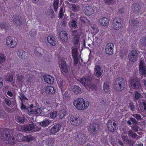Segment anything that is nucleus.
I'll return each instance as SVG.
<instances>
[{
    "instance_id": "obj_13",
    "label": "nucleus",
    "mask_w": 146,
    "mask_h": 146,
    "mask_svg": "<svg viewBox=\"0 0 146 146\" xmlns=\"http://www.w3.org/2000/svg\"><path fill=\"white\" fill-rule=\"evenodd\" d=\"M61 126L60 124H55L50 129L49 131L50 134L55 135L60 130Z\"/></svg>"
},
{
    "instance_id": "obj_63",
    "label": "nucleus",
    "mask_w": 146,
    "mask_h": 146,
    "mask_svg": "<svg viewBox=\"0 0 146 146\" xmlns=\"http://www.w3.org/2000/svg\"><path fill=\"white\" fill-rule=\"evenodd\" d=\"M122 138L123 142L125 143L126 142V143H127L128 140H129L128 137L125 136H123Z\"/></svg>"
},
{
    "instance_id": "obj_32",
    "label": "nucleus",
    "mask_w": 146,
    "mask_h": 146,
    "mask_svg": "<svg viewBox=\"0 0 146 146\" xmlns=\"http://www.w3.org/2000/svg\"><path fill=\"white\" fill-rule=\"evenodd\" d=\"M65 83L62 80H60L59 82L58 83V85L59 87L61 89V91H64L66 88L65 85Z\"/></svg>"
},
{
    "instance_id": "obj_22",
    "label": "nucleus",
    "mask_w": 146,
    "mask_h": 146,
    "mask_svg": "<svg viewBox=\"0 0 146 146\" xmlns=\"http://www.w3.org/2000/svg\"><path fill=\"white\" fill-rule=\"evenodd\" d=\"M139 70L141 75H146V66H144L143 63L141 61L140 62L139 65Z\"/></svg>"
},
{
    "instance_id": "obj_7",
    "label": "nucleus",
    "mask_w": 146,
    "mask_h": 146,
    "mask_svg": "<svg viewBox=\"0 0 146 146\" xmlns=\"http://www.w3.org/2000/svg\"><path fill=\"white\" fill-rule=\"evenodd\" d=\"M99 129V125L95 123L90 125L89 126L88 130L91 135H93L97 133Z\"/></svg>"
},
{
    "instance_id": "obj_19",
    "label": "nucleus",
    "mask_w": 146,
    "mask_h": 146,
    "mask_svg": "<svg viewBox=\"0 0 146 146\" xmlns=\"http://www.w3.org/2000/svg\"><path fill=\"white\" fill-rule=\"evenodd\" d=\"M17 136L20 137V139L24 141L29 142L33 139V137L30 135L24 136L22 134L19 133L18 134Z\"/></svg>"
},
{
    "instance_id": "obj_34",
    "label": "nucleus",
    "mask_w": 146,
    "mask_h": 146,
    "mask_svg": "<svg viewBox=\"0 0 146 146\" xmlns=\"http://www.w3.org/2000/svg\"><path fill=\"white\" fill-rule=\"evenodd\" d=\"M66 113V110L63 109L59 111L58 116L60 119L62 118L65 115Z\"/></svg>"
},
{
    "instance_id": "obj_33",
    "label": "nucleus",
    "mask_w": 146,
    "mask_h": 146,
    "mask_svg": "<svg viewBox=\"0 0 146 146\" xmlns=\"http://www.w3.org/2000/svg\"><path fill=\"white\" fill-rule=\"evenodd\" d=\"M95 72L96 76L98 77H99L102 74L100 72V66L97 65L96 66Z\"/></svg>"
},
{
    "instance_id": "obj_44",
    "label": "nucleus",
    "mask_w": 146,
    "mask_h": 146,
    "mask_svg": "<svg viewBox=\"0 0 146 146\" xmlns=\"http://www.w3.org/2000/svg\"><path fill=\"white\" fill-rule=\"evenodd\" d=\"M5 56L4 54L0 53V64L4 62L5 61Z\"/></svg>"
},
{
    "instance_id": "obj_56",
    "label": "nucleus",
    "mask_w": 146,
    "mask_h": 146,
    "mask_svg": "<svg viewBox=\"0 0 146 146\" xmlns=\"http://www.w3.org/2000/svg\"><path fill=\"white\" fill-rule=\"evenodd\" d=\"M74 60V65H76L79 62L78 56L72 57Z\"/></svg>"
},
{
    "instance_id": "obj_59",
    "label": "nucleus",
    "mask_w": 146,
    "mask_h": 146,
    "mask_svg": "<svg viewBox=\"0 0 146 146\" xmlns=\"http://www.w3.org/2000/svg\"><path fill=\"white\" fill-rule=\"evenodd\" d=\"M6 114L5 111L3 110H0V117H5Z\"/></svg>"
},
{
    "instance_id": "obj_57",
    "label": "nucleus",
    "mask_w": 146,
    "mask_h": 146,
    "mask_svg": "<svg viewBox=\"0 0 146 146\" xmlns=\"http://www.w3.org/2000/svg\"><path fill=\"white\" fill-rule=\"evenodd\" d=\"M139 127L137 125H134L131 126V129L135 132H137L138 131Z\"/></svg>"
},
{
    "instance_id": "obj_25",
    "label": "nucleus",
    "mask_w": 146,
    "mask_h": 146,
    "mask_svg": "<svg viewBox=\"0 0 146 146\" xmlns=\"http://www.w3.org/2000/svg\"><path fill=\"white\" fill-rule=\"evenodd\" d=\"M113 27L114 29L119 30V18L115 17L113 21Z\"/></svg>"
},
{
    "instance_id": "obj_54",
    "label": "nucleus",
    "mask_w": 146,
    "mask_h": 146,
    "mask_svg": "<svg viewBox=\"0 0 146 146\" xmlns=\"http://www.w3.org/2000/svg\"><path fill=\"white\" fill-rule=\"evenodd\" d=\"M77 22L74 20H72L71 22V26L72 27L77 28Z\"/></svg>"
},
{
    "instance_id": "obj_27",
    "label": "nucleus",
    "mask_w": 146,
    "mask_h": 146,
    "mask_svg": "<svg viewBox=\"0 0 146 146\" xmlns=\"http://www.w3.org/2000/svg\"><path fill=\"white\" fill-rule=\"evenodd\" d=\"M50 121L48 119H45L40 122V125L42 127H46L50 124Z\"/></svg>"
},
{
    "instance_id": "obj_9",
    "label": "nucleus",
    "mask_w": 146,
    "mask_h": 146,
    "mask_svg": "<svg viewBox=\"0 0 146 146\" xmlns=\"http://www.w3.org/2000/svg\"><path fill=\"white\" fill-rule=\"evenodd\" d=\"M60 67L61 71L63 74H66L68 72V68L65 58L61 59Z\"/></svg>"
},
{
    "instance_id": "obj_30",
    "label": "nucleus",
    "mask_w": 146,
    "mask_h": 146,
    "mask_svg": "<svg viewBox=\"0 0 146 146\" xmlns=\"http://www.w3.org/2000/svg\"><path fill=\"white\" fill-rule=\"evenodd\" d=\"M17 55L20 58H23L25 57L27 52L22 50H19L17 52Z\"/></svg>"
},
{
    "instance_id": "obj_41",
    "label": "nucleus",
    "mask_w": 146,
    "mask_h": 146,
    "mask_svg": "<svg viewBox=\"0 0 146 146\" xmlns=\"http://www.w3.org/2000/svg\"><path fill=\"white\" fill-rule=\"evenodd\" d=\"M72 57L78 56L77 48L74 47L72 50Z\"/></svg>"
},
{
    "instance_id": "obj_2",
    "label": "nucleus",
    "mask_w": 146,
    "mask_h": 146,
    "mask_svg": "<svg viewBox=\"0 0 146 146\" xmlns=\"http://www.w3.org/2000/svg\"><path fill=\"white\" fill-rule=\"evenodd\" d=\"M10 133L9 129H5L1 133V139L3 141H6L8 139L9 144L11 145H14L16 143L15 138L14 136L10 137Z\"/></svg>"
},
{
    "instance_id": "obj_6",
    "label": "nucleus",
    "mask_w": 146,
    "mask_h": 146,
    "mask_svg": "<svg viewBox=\"0 0 146 146\" xmlns=\"http://www.w3.org/2000/svg\"><path fill=\"white\" fill-rule=\"evenodd\" d=\"M80 83L85 87H89L92 82V79L89 76L82 78L80 79Z\"/></svg>"
},
{
    "instance_id": "obj_40",
    "label": "nucleus",
    "mask_w": 146,
    "mask_h": 146,
    "mask_svg": "<svg viewBox=\"0 0 146 146\" xmlns=\"http://www.w3.org/2000/svg\"><path fill=\"white\" fill-rule=\"evenodd\" d=\"M5 79L6 81L11 82L13 80V77L11 74H7L6 76Z\"/></svg>"
},
{
    "instance_id": "obj_36",
    "label": "nucleus",
    "mask_w": 146,
    "mask_h": 146,
    "mask_svg": "<svg viewBox=\"0 0 146 146\" xmlns=\"http://www.w3.org/2000/svg\"><path fill=\"white\" fill-rule=\"evenodd\" d=\"M130 23L134 27H137L139 25L138 24L139 23V22L136 19H133L131 21Z\"/></svg>"
},
{
    "instance_id": "obj_3",
    "label": "nucleus",
    "mask_w": 146,
    "mask_h": 146,
    "mask_svg": "<svg viewBox=\"0 0 146 146\" xmlns=\"http://www.w3.org/2000/svg\"><path fill=\"white\" fill-rule=\"evenodd\" d=\"M20 129L21 131H30L33 130L34 131L36 132L40 130L41 127L37 126L34 124H30L21 126L20 127Z\"/></svg>"
},
{
    "instance_id": "obj_8",
    "label": "nucleus",
    "mask_w": 146,
    "mask_h": 146,
    "mask_svg": "<svg viewBox=\"0 0 146 146\" xmlns=\"http://www.w3.org/2000/svg\"><path fill=\"white\" fill-rule=\"evenodd\" d=\"M138 53L136 50H133L128 54V58L130 61L132 62L136 61L137 60Z\"/></svg>"
},
{
    "instance_id": "obj_49",
    "label": "nucleus",
    "mask_w": 146,
    "mask_h": 146,
    "mask_svg": "<svg viewBox=\"0 0 146 146\" xmlns=\"http://www.w3.org/2000/svg\"><path fill=\"white\" fill-rule=\"evenodd\" d=\"M33 104H31L30 107H28L27 108V113L29 115H31V113H30V111L31 110V111H34L33 109H32V108H33Z\"/></svg>"
},
{
    "instance_id": "obj_55",
    "label": "nucleus",
    "mask_w": 146,
    "mask_h": 146,
    "mask_svg": "<svg viewBox=\"0 0 146 146\" xmlns=\"http://www.w3.org/2000/svg\"><path fill=\"white\" fill-rule=\"evenodd\" d=\"M19 95L21 96V97H19V98H20V100L21 101H22V99H24L26 100H28L27 98L25 96L23 93H19Z\"/></svg>"
},
{
    "instance_id": "obj_58",
    "label": "nucleus",
    "mask_w": 146,
    "mask_h": 146,
    "mask_svg": "<svg viewBox=\"0 0 146 146\" xmlns=\"http://www.w3.org/2000/svg\"><path fill=\"white\" fill-rule=\"evenodd\" d=\"M30 35L31 37H35L36 35V31L31 30L30 31Z\"/></svg>"
},
{
    "instance_id": "obj_50",
    "label": "nucleus",
    "mask_w": 146,
    "mask_h": 146,
    "mask_svg": "<svg viewBox=\"0 0 146 146\" xmlns=\"http://www.w3.org/2000/svg\"><path fill=\"white\" fill-rule=\"evenodd\" d=\"M133 116L136 118L138 121L142 119L141 116L139 114L135 113L132 115Z\"/></svg>"
},
{
    "instance_id": "obj_37",
    "label": "nucleus",
    "mask_w": 146,
    "mask_h": 146,
    "mask_svg": "<svg viewBox=\"0 0 146 146\" xmlns=\"http://www.w3.org/2000/svg\"><path fill=\"white\" fill-rule=\"evenodd\" d=\"M34 77V76L31 74L27 75V79L26 80L29 82H31L33 81Z\"/></svg>"
},
{
    "instance_id": "obj_11",
    "label": "nucleus",
    "mask_w": 146,
    "mask_h": 146,
    "mask_svg": "<svg viewBox=\"0 0 146 146\" xmlns=\"http://www.w3.org/2000/svg\"><path fill=\"white\" fill-rule=\"evenodd\" d=\"M6 43L7 46L10 48H14L17 45L16 42L11 36H8L6 38Z\"/></svg>"
},
{
    "instance_id": "obj_51",
    "label": "nucleus",
    "mask_w": 146,
    "mask_h": 146,
    "mask_svg": "<svg viewBox=\"0 0 146 146\" xmlns=\"http://www.w3.org/2000/svg\"><path fill=\"white\" fill-rule=\"evenodd\" d=\"M131 8L132 9H136L140 8L139 5L137 3H133L132 5Z\"/></svg>"
},
{
    "instance_id": "obj_53",
    "label": "nucleus",
    "mask_w": 146,
    "mask_h": 146,
    "mask_svg": "<svg viewBox=\"0 0 146 146\" xmlns=\"http://www.w3.org/2000/svg\"><path fill=\"white\" fill-rule=\"evenodd\" d=\"M129 109L132 111L135 110V107L133 102H131L129 104Z\"/></svg>"
},
{
    "instance_id": "obj_47",
    "label": "nucleus",
    "mask_w": 146,
    "mask_h": 146,
    "mask_svg": "<svg viewBox=\"0 0 146 146\" xmlns=\"http://www.w3.org/2000/svg\"><path fill=\"white\" fill-rule=\"evenodd\" d=\"M128 134L129 136L133 138H135L137 135L136 133L131 130L128 132Z\"/></svg>"
},
{
    "instance_id": "obj_1",
    "label": "nucleus",
    "mask_w": 146,
    "mask_h": 146,
    "mask_svg": "<svg viewBox=\"0 0 146 146\" xmlns=\"http://www.w3.org/2000/svg\"><path fill=\"white\" fill-rule=\"evenodd\" d=\"M73 104L76 108L78 110L84 111L86 110L89 106V102L87 100L82 98H79L74 100Z\"/></svg>"
},
{
    "instance_id": "obj_39",
    "label": "nucleus",
    "mask_w": 146,
    "mask_h": 146,
    "mask_svg": "<svg viewBox=\"0 0 146 146\" xmlns=\"http://www.w3.org/2000/svg\"><path fill=\"white\" fill-rule=\"evenodd\" d=\"M0 28L1 29H4L5 30L7 31L9 27L8 25L6 23H0Z\"/></svg>"
},
{
    "instance_id": "obj_17",
    "label": "nucleus",
    "mask_w": 146,
    "mask_h": 146,
    "mask_svg": "<svg viewBox=\"0 0 146 146\" xmlns=\"http://www.w3.org/2000/svg\"><path fill=\"white\" fill-rule=\"evenodd\" d=\"M43 78L44 81L48 84H52L54 82L53 78L50 75H46L44 76Z\"/></svg>"
},
{
    "instance_id": "obj_12",
    "label": "nucleus",
    "mask_w": 146,
    "mask_h": 146,
    "mask_svg": "<svg viewBox=\"0 0 146 146\" xmlns=\"http://www.w3.org/2000/svg\"><path fill=\"white\" fill-rule=\"evenodd\" d=\"M107 126L109 131L110 132H113L116 127L115 121L113 119L109 120L108 121Z\"/></svg>"
},
{
    "instance_id": "obj_31",
    "label": "nucleus",
    "mask_w": 146,
    "mask_h": 146,
    "mask_svg": "<svg viewBox=\"0 0 146 146\" xmlns=\"http://www.w3.org/2000/svg\"><path fill=\"white\" fill-rule=\"evenodd\" d=\"M57 112L56 111L53 110L50 111L48 114V117L50 118L54 119L57 116Z\"/></svg>"
},
{
    "instance_id": "obj_60",
    "label": "nucleus",
    "mask_w": 146,
    "mask_h": 146,
    "mask_svg": "<svg viewBox=\"0 0 146 146\" xmlns=\"http://www.w3.org/2000/svg\"><path fill=\"white\" fill-rule=\"evenodd\" d=\"M4 102L8 106H10L11 105V101L7 98H5Z\"/></svg>"
},
{
    "instance_id": "obj_62",
    "label": "nucleus",
    "mask_w": 146,
    "mask_h": 146,
    "mask_svg": "<svg viewBox=\"0 0 146 146\" xmlns=\"http://www.w3.org/2000/svg\"><path fill=\"white\" fill-rule=\"evenodd\" d=\"M130 120L132 123L134 125H137V122L136 120L134 118H131Z\"/></svg>"
},
{
    "instance_id": "obj_64",
    "label": "nucleus",
    "mask_w": 146,
    "mask_h": 146,
    "mask_svg": "<svg viewBox=\"0 0 146 146\" xmlns=\"http://www.w3.org/2000/svg\"><path fill=\"white\" fill-rule=\"evenodd\" d=\"M141 104L142 106V108L143 107L144 110L145 111H146V102H143Z\"/></svg>"
},
{
    "instance_id": "obj_21",
    "label": "nucleus",
    "mask_w": 146,
    "mask_h": 146,
    "mask_svg": "<svg viewBox=\"0 0 146 146\" xmlns=\"http://www.w3.org/2000/svg\"><path fill=\"white\" fill-rule=\"evenodd\" d=\"M109 20L107 18L103 17L100 18L99 20V23L101 26H106L108 25Z\"/></svg>"
},
{
    "instance_id": "obj_48",
    "label": "nucleus",
    "mask_w": 146,
    "mask_h": 146,
    "mask_svg": "<svg viewBox=\"0 0 146 146\" xmlns=\"http://www.w3.org/2000/svg\"><path fill=\"white\" fill-rule=\"evenodd\" d=\"M142 95L141 94L139 93L137 91L135 92V99L137 100L140 98H141Z\"/></svg>"
},
{
    "instance_id": "obj_42",
    "label": "nucleus",
    "mask_w": 146,
    "mask_h": 146,
    "mask_svg": "<svg viewBox=\"0 0 146 146\" xmlns=\"http://www.w3.org/2000/svg\"><path fill=\"white\" fill-rule=\"evenodd\" d=\"M26 120V118L24 117H21L18 116L17 117V121L20 123H24Z\"/></svg>"
},
{
    "instance_id": "obj_24",
    "label": "nucleus",
    "mask_w": 146,
    "mask_h": 146,
    "mask_svg": "<svg viewBox=\"0 0 146 146\" xmlns=\"http://www.w3.org/2000/svg\"><path fill=\"white\" fill-rule=\"evenodd\" d=\"M42 110L40 108H38L36 110H34L33 111L30 110V113H31V115H32L33 116H38L39 115L42 114Z\"/></svg>"
},
{
    "instance_id": "obj_10",
    "label": "nucleus",
    "mask_w": 146,
    "mask_h": 146,
    "mask_svg": "<svg viewBox=\"0 0 146 146\" xmlns=\"http://www.w3.org/2000/svg\"><path fill=\"white\" fill-rule=\"evenodd\" d=\"M130 84L132 88L135 89H138L141 87L140 80L138 78H134L131 81Z\"/></svg>"
},
{
    "instance_id": "obj_4",
    "label": "nucleus",
    "mask_w": 146,
    "mask_h": 146,
    "mask_svg": "<svg viewBox=\"0 0 146 146\" xmlns=\"http://www.w3.org/2000/svg\"><path fill=\"white\" fill-rule=\"evenodd\" d=\"M69 121L72 125L78 126L81 124L82 122V119L78 116L71 115L69 118Z\"/></svg>"
},
{
    "instance_id": "obj_29",
    "label": "nucleus",
    "mask_w": 146,
    "mask_h": 146,
    "mask_svg": "<svg viewBox=\"0 0 146 146\" xmlns=\"http://www.w3.org/2000/svg\"><path fill=\"white\" fill-rule=\"evenodd\" d=\"M99 31L98 28L96 26H92L90 31L93 35H95L98 33Z\"/></svg>"
},
{
    "instance_id": "obj_61",
    "label": "nucleus",
    "mask_w": 146,
    "mask_h": 146,
    "mask_svg": "<svg viewBox=\"0 0 146 146\" xmlns=\"http://www.w3.org/2000/svg\"><path fill=\"white\" fill-rule=\"evenodd\" d=\"M114 1V0H104L105 3L109 5H112Z\"/></svg>"
},
{
    "instance_id": "obj_23",
    "label": "nucleus",
    "mask_w": 146,
    "mask_h": 146,
    "mask_svg": "<svg viewBox=\"0 0 146 146\" xmlns=\"http://www.w3.org/2000/svg\"><path fill=\"white\" fill-rule=\"evenodd\" d=\"M47 41L52 46H55L56 44V39L52 36H49L47 37Z\"/></svg>"
},
{
    "instance_id": "obj_35",
    "label": "nucleus",
    "mask_w": 146,
    "mask_h": 146,
    "mask_svg": "<svg viewBox=\"0 0 146 146\" xmlns=\"http://www.w3.org/2000/svg\"><path fill=\"white\" fill-rule=\"evenodd\" d=\"M80 36L78 34H77L74 36V44L78 45L80 40Z\"/></svg>"
},
{
    "instance_id": "obj_43",
    "label": "nucleus",
    "mask_w": 146,
    "mask_h": 146,
    "mask_svg": "<svg viewBox=\"0 0 146 146\" xmlns=\"http://www.w3.org/2000/svg\"><path fill=\"white\" fill-rule=\"evenodd\" d=\"M139 43L140 44H141L144 46L146 45V36L142 37L140 40Z\"/></svg>"
},
{
    "instance_id": "obj_26",
    "label": "nucleus",
    "mask_w": 146,
    "mask_h": 146,
    "mask_svg": "<svg viewBox=\"0 0 146 146\" xmlns=\"http://www.w3.org/2000/svg\"><path fill=\"white\" fill-rule=\"evenodd\" d=\"M125 82L123 78L119 77V91H121L125 87Z\"/></svg>"
},
{
    "instance_id": "obj_18",
    "label": "nucleus",
    "mask_w": 146,
    "mask_h": 146,
    "mask_svg": "<svg viewBox=\"0 0 146 146\" xmlns=\"http://www.w3.org/2000/svg\"><path fill=\"white\" fill-rule=\"evenodd\" d=\"M68 33L64 31L60 32L59 34L60 38L63 42H66L68 40Z\"/></svg>"
},
{
    "instance_id": "obj_52",
    "label": "nucleus",
    "mask_w": 146,
    "mask_h": 146,
    "mask_svg": "<svg viewBox=\"0 0 146 146\" xmlns=\"http://www.w3.org/2000/svg\"><path fill=\"white\" fill-rule=\"evenodd\" d=\"M24 78L23 75L22 74L20 73L17 75V78L19 81H21Z\"/></svg>"
},
{
    "instance_id": "obj_38",
    "label": "nucleus",
    "mask_w": 146,
    "mask_h": 146,
    "mask_svg": "<svg viewBox=\"0 0 146 146\" xmlns=\"http://www.w3.org/2000/svg\"><path fill=\"white\" fill-rule=\"evenodd\" d=\"M119 86V78H117L115 81L114 83V85H113V88L116 91H118Z\"/></svg>"
},
{
    "instance_id": "obj_28",
    "label": "nucleus",
    "mask_w": 146,
    "mask_h": 146,
    "mask_svg": "<svg viewBox=\"0 0 146 146\" xmlns=\"http://www.w3.org/2000/svg\"><path fill=\"white\" fill-rule=\"evenodd\" d=\"M103 88L104 91L106 93H108L110 92V89L108 82H104Z\"/></svg>"
},
{
    "instance_id": "obj_45",
    "label": "nucleus",
    "mask_w": 146,
    "mask_h": 146,
    "mask_svg": "<svg viewBox=\"0 0 146 146\" xmlns=\"http://www.w3.org/2000/svg\"><path fill=\"white\" fill-rule=\"evenodd\" d=\"M59 4L58 0H54L53 3L54 9H57Z\"/></svg>"
},
{
    "instance_id": "obj_16",
    "label": "nucleus",
    "mask_w": 146,
    "mask_h": 146,
    "mask_svg": "<svg viewBox=\"0 0 146 146\" xmlns=\"http://www.w3.org/2000/svg\"><path fill=\"white\" fill-rule=\"evenodd\" d=\"M72 93L74 95H77L81 93L82 90L78 86L74 85L72 87Z\"/></svg>"
},
{
    "instance_id": "obj_46",
    "label": "nucleus",
    "mask_w": 146,
    "mask_h": 146,
    "mask_svg": "<svg viewBox=\"0 0 146 146\" xmlns=\"http://www.w3.org/2000/svg\"><path fill=\"white\" fill-rule=\"evenodd\" d=\"M94 10H84L86 14L88 16H90L94 13Z\"/></svg>"
},
{
    "instance_id": "obj_5",
    "label": "nucleus",
    "mask_w": 146,
    "mask_h": 146,
    "mask_svg": "<svg viewBox=\"0 0 146 146\" xmlns=\"http://www.w3.org/2000/svg\"><path fill=\"white\" fill-rule=\"evenodd\" d=\"M75 137L76 141L80 144L83 145L86 141V138L85 135L82 133H78Z\"/></svg>"
},
{
    "instance_id": "obj_15",
    "label": "nucleus",
    "mask_w": 146,
    "mask_h": 146,
    "mask_svg": "<svg viewBox=\"0 0 146 146\" xmlns=\"http://www.w3.org/2000/svg\"><path fill=\"white\" fill-rule=\"evenodd\" d=\"M113 44L111 43H108L106 46L105 51L108 55H111L113 53Z\"/></svg>"
},
{
    "instance_id": "obj_14",
    "label": "nucleus",
    "mask_w": 146,
    "mask_h": 146,
    "mask_svg": "<svg viewBox=\"0 0 146 146\" xmlns=\"http://www.w3.org/2000/svg\"><path fill=\"white\" fill-rule=\"evenodd\" d=\"M13 23L15 25L19 26L22 24L23 19L21 17L17 15L13 16Z\"/></svg>"
},
{
    "instance_id": "obj_20",
    "label": "nucleus",
    "mask_w": 146,
    "mask_h": 146,
    "mask_svg": "<svg viewBox=\"0 0 146 146\" xmlns=\"http://www.w3.org/2000/svg\"><path fill=\"white\" fill-rule=\"evenodd\" d=\"M45 92L49 94H53L55 92V88L51 86H47L45 89Z\"/></svg>"
}]
</instances>
